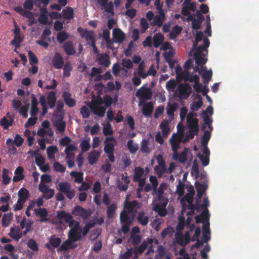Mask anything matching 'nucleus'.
<instances>
[{
  "label": "nucleus",
  "mask_w": 259,
  "mask_h": 259,
  "mask_svg": "<svg viewBox=\"0 0 259 259\" xmlns=\"http://www.w3.org/2000/svg\"><path fill=\"white\" fill-rule=\"evenodd\" d=\"M57 189L60 193H57L56 198L58 201H63L65 200V197L63 194L66 195V197L71 200L75 196L76 191L72 188L70 183L68 182H60Z\"/></svg>",
  "instance_id": "f257e3e1"
},
{
  "label": "nucleus",
  "mask_w": 259,
  "mask_h": 259,
  "mask_svg": "<svg viewBox=\"0 0 259 259\" xmlns=\"http://www.w3.org/2000/svg\"><path fill=\"white\" fill-rule=\"evenodd\" d=\"M56 222L59 224H62L64 222L69 224L70 228H72L75 225L76 227L79 226V223L73 220V216L69 213H67L64 210L58 211L56 217Z\"/></svg>",
  "instance_id": "f03ea898"
},
{
  "label": "nucleus",
  "mask_w": 259,
  "mask_h": 259,
  "mask_svg": "<svg viewBox=\"0 0 259 259\" xmlns=\"http://www.w3.org/2000/svg\"><path fill=\"white\" fill-rule=\"evenodd\" d=\"M192 91V88L189 84L181 83L178 85L176 94L180 100H186L190 96Z\"/></svg>",
  "instance_id": "7ed1b4c3"
},
{
  "label": "nucleus",
  "mask_w": 259,
  "mask_h": 259,
  "mask_svg": "<svg viewBox=\"0 0 259 259\" xmlns=\"http://www.w3.org/2000/svg\"><path fill=\"white\" fill-rule=\"evenodd\" d=\"M136 95L140 98V102L143 103L150 100L153 93L151 89L142 86L137 91Z\"/></svg>",
  "instance_id": "20e7f679"
},
{
  "label": "nucleus",
  "mask_w": 259,
  "mask_h": 259,
  "mask_svg": "<svg viewBox=\"0 0 259 259\" xmlns=\"http://www.w3.org/2000/svg\"><path fill=\"white\" fill-rule=\"evenodd\" d=\"M77 30L80 34L81 37L84 38L89 45L96 41L95 33L93 30H87L81 27H78Z\"/></svg>",
  "instance_id": "39448f33"
},
{
  "label": "nucleus",
  "mask_w": 259,
  "mask_h": 259,
  "mask_svg": "<svg viewBox=\"0 0 259 259\" xmlns=\"http://www.w3.org/2000/svg\"><path fill=\"white\" fill-rule=\"evenodd\" d=\"M48 240V242L45 246L51 252H54L55 248L59 247L62 242L61 239L56 237L55 235L51 236Z\"/></svg>",
  "instance_id": "423d86ee"
},
{
  "label": "nucleus",
  "mask_w": 259,
  "mask_h": 259,
  "mask_svg": "<svg viewBox=\"0 0 259 259\" xmlns=\"http://www.w3.org/2000/svg\"><path fill=\"white\" fill-rule=\"evenodd\" d=\"M72 214L75 216L80 217L83 219H86L91 215L90 211L79 205L75 206L72 211Z\"/></svg>",
  "instance_id": "0eeeda50"
},
{
  "label": "nucleus",
  "mask_w": 259,
  "mask_h": 259,
  "mask_svg": "<svg viewBox=\"0 0 259 259\" xmlns=\"http://www.w3.org/2000/svg\"><path fill=\"white\" fill-rule=\"evenodd\" d=\"M79 227L80 226L76 227L75 225L69 231L68 238L70 239V242H74L81 239V233L77 231V230L79 229Z\"/></svg>",
  "instance_id": "6e6552de"
},
{
  "label": "nucleus",
  "mask_w": 259,
  "mask_h": 259,
  "mask_svg": "<svg viewBox=\"0 0 259 259\" xmlns=\"http://www.w3.org/2000/svg\"><path fill=\"white\" fill-rule=\"evenodd\" d=\"M33 224V222L31 220H27L25 217L23 218L22 220L20 222V229H23L25 228V230L22 232L24 235H26L32 231Z\"/></svg>",
  "instance_id": "1a4fd4ad"
},
{
  "label": "nucleus",
  "mask_w": 259,
  "mask_h": 259,
  "mask_svg": "<svg viewBox=\"0 0 259 259\" xmlns=\"http://www.w3.org/2000/svg\"><path fill=\"white\" fill-rule=\"evenodd\" d=\"M47 105L50 109H53L55 107L57 97L56 93L54 91H51L48 93L46 97Z\"/></svg>",
  "instance_id": "9d476101"
},
{
  "label": "nucleus",
  "mask_w": 259,
  "mask_h": 259,
  "mask_svg": "<svg viewBox=\"0 0 259 259\" xmlns=\"http://www.w3.org/2000/svg\"><path fill=\"white\" fill-rule=\"evenodd\" d=\"M108 0H97L98 4L104 8L105 11L112 15L114 14L113 3L112 2H108Z\"/></svg>",
  "instance_id": "9b49d317"
},
{
  "label": "nucleus",
  "mask_w": 259,
  "mask_h": 259,
  "mask_svg": "<svg viewBox=\"0 0 259 259\" xmlns=\"http://www.w3.org/2000/svg\"><path fill=\"white\" fill-rule=\"evenodd\" d=\"M9 235L14 240L18 241L24 235L18 226H14L11 228Z\"/></svg>",
  "instance_id": "f8f14e48"
},
{
  "label": "nucleus",
  "mask_w": 259,
  "mask_h": 259,
  "mask_svg": "<svg viewBox=\"0 0 259 259\" xmlns=\"http://www.w3.org/2000/svg\"><path fill=\"white\" fill-rule=\"evenodd\" d=\"M56 117L57 120L54 122V125L56 127L59 133H63L66 127V123L63 121V116L61 115H57Z\"/></svg>",
  "instance_id": "ddd939ff"
},
{
  "label": "nucleus",
  "mask_w": 259,
  "mask_h": 259,
  "mask_svg": "<svg viewBox=\"0 0 259 259\" xmlns=\"http://www.w3.org/2000/svg\"><path fill=\"white\" fill-rule=\"evenodd\" d=\"M113 37L115 42L121 43L124 40L125 35L120 28H114L113 30Z\"/></svg>",
  "instance_id": "4468645a"
},
{
  "label": "nucleus",
  "mask_w": 259,
  "mask_h": 259,
  "mask_svg": "<svg viewBox=\"0 0 259 259\" xmlns=\"http://www.w3.org/2000/svg\"><path fill=\"white\" fill-rule=\"evenodd\" d=\"M64 51L67 55H73L76 53L73 42L70 40L65 42L63 45Z\"/></svg>",
  "instance_id": "2eb2a0df"
},
{
  "label": "nucleus",
  "mask_w": 259,
  "mask_h": 259,
  "mask_svg": "<svg viewBox=\"0 0 259 259\" xmlns=\"http://www.w3.org/2000/svg\"><path fill=\"white\" fill-rule=\"evenodd\" d=\"M97 62L99 64L106 68L109 67L111 64L109 56L107 54H100Z\"/></svg>",
  "instance_id": "dca6fc26"
},
{
  "label": "nucleus",
  "mask_w": 259,
  "mask_h": 259,
  "mask_svg": "<svg viewBox=\"0 0 259 259\" xmlns=\"http://www.w3.org/2000/svg\"><path fill=\"white\" fill-rule=\"evenodd\" d=\"M53 65L56 69H61L64 66V60L62 57L59 54L56 53L53 58Z\"/></svg>",
  "instance_id": "f3484780"
},
{
  "label": "nucleus",
  "mask_w": 259,
  "mask_h": 259,
  "mask_svg": "<svg viewBox=\"0 0 259 259\" xmlns=\"http://www.w3.org/2000/svg\"><path fill=\"white\" fill-rule=\"evenodd\" d=\"M65 104L69 107H73L76 104L75 100L71 98V94L67 91L63 92L62 95Z\"/></svg>",
  "instance_id": "a211bd4d"
},
{
  "label": "nucleus",
  "mask_w": 259,
  "mask_h": 259,
  "mask_svg": "<svg viewBox=\"0 0 259 259\" xmlns=\"http://www.w3.org/2000/svg\"><path fill=\"white\" fill-rule=\"evenodd\" d=\"M198 119L196 118L187 120L190 132H193L196 135L198 134L199 130L198 127Z\"/></svg>",
  "instance_id": "6ab92c4d"
},
{
  "label": "nucleus",
  "mask_w": 259,
  "mask_h": 259,
  "mask_svg": "<svg viewBox=\"0 0 259 259\" xmlns=\"http://www.w3.org/2000/svg\"><path fill=\"white\" fill-rule=\"evenodd\" d=\"M181 139L178 137L175 133L172 134L169 140V144L171 145V149H179L180 146Z\"/></svg>",
  "instance_id": "aec40b11"
},
{
  "label": "nucleus",
  "mask_w": 259,
  "mask_h": 259,
  "mask_svg": "<svg viewBox=\"0 0 259 259\" xmlns=\"http://www.w3.org/2000/svg\"><path fill=\"white\" fill-rule=\"evenodd\" d=\"M206 213V215L205 217L206 219V223L203 221L202 223H203V226L202 227L203 230V233L202 234H210V230L209 228V211L208 209H205L203 212H202V217L203 218L205 217V213Z\"/></svg>",
  "instance_id": "412c9836"
},
{
  "label": "nucleus",
  "mask_w": 259,
  "mask_h": 259,
  "mask_svg": "<svg viewBox=\"0 0 259 259\" xmlns=\"http://www.w3.org/2000/svg\"><path fill=\"white\" fill-rule=\"evenodd\" d=\"M184 74V75H183V79L185 82L189 81L190 82L195 83L200 80L199 76L198 75H193V74H191L188 70H185V73Z\"/></svg>",
  "instance_id": "4be33fe9"
},
{
  "label": "nucleus",
  "mask_w": 259,
  "mask_h": 259,
  "mask_svg": "<svg viewBox=\"0 0 259 259\" xmlns=\"http://www.w3.org/2000/svg\"><path fill=\"white\" fill-rule=\"evenodd\" d=\"M143 103L144 105L143 107L142 113L145 116H149L152 114L153 111L154 104L152 102Z\"/></svg>",
  "instance_id": "5701e85b"
},
{
  "label": "nucleus",
  "mask_w": 259,
  "mask_h": 259,
  "mask_svg": "<svg viewBox=\"0 0 259 259\" xmlns=\"http://www.w3.org/2000/svg\"><path fill=\"white\" fill-rule=\"evenodd\" d=\"M178 108V104L176 102L173 103H168L167 105L166 109L167 115L172 119L174 116V112Z\"/></svg>",
  "instance_id": "b1692460"
},
{
  "label": "nucleus",
  "mask_w": 259,
  "mask_h": 259,
  "mask_svg": "<svg viewBox=\"0 0 259 259\" xmlns=\"http://www.w3.org/2000/svg\"><path fill=\"white\" fill-rule=\"evenodd\" d=\"M90 108L95 114L97 115L99 117H102L104 116L106 111L105 107L91 105Z\"/></svg>",
  "instance_id": "393cba45"
},
{
  "label": "nucleus",
  "mask_w": 259,
  "mask_h": 259,
  "mask_svg": "<svg viewBox=\"0 0 259 259\" xmlns=\"http://www.w3.org/2000/svg\"><path fill=\"white\" fill-rule=\"evenodd\" d=\"M101 152L95 150H93L89 155L88 159L90 164L93 165L97 162Z\"/></svg>",
  "instance_id": "a878e982"
},
{
  "label": "nucleus",
  "mask_w": 259,
  "mask_h": 259,
  "mask_svg": "<svg viewBox=\"0 0 259 259\" xmlns=\"http://www.w3.org/2000/svg\"><path fill=\"white\" fill-rule=\"evenodd\" d=\"M34 211L36 215H38L41 218V222H47L48 221L47 218L48 215V212L46 208H35L34 209Z\"/></svg>",
  "instance_id": "bb28decb"
},
{
  "label": "nucleus",
  "mask_w": 259,
  "mask_h": 259,
  "mask_svg": "<svg viewBox=\"0 0 259 259\" xmlns=\"http://www.w3.org/2000/svg\"><path fill=\"white\" fill-rule=\"evenodd\" d=\"M120 220L121 223H125L131 225L132 222V219L129 214V213L125 210H123L120 214Z\"/></svg>",
  "instance_id": "cd10ccee"
},
{
  "label": "nucleus",
  "mask_w": 259,
  "mask_h": 259,
  "mask_svg": "<svg viewBox=\"0 0 259 259\" xmlns=\"http://www.w3.org/2000/svg\"><path fill=\"white\" fill-rule=\"evenodd\" d=\"M13 219V213L8 212L4 214L2 218V225L4 227H8Z\"/></svg>",
  "instance_id": "c85d7f7f"
},
{
  "label": "nucleus",
  "mask_w": 259,
  "mask_h": 259,
  "mask_svg": "<svg viewBox=\"0 0 259 259\" xmlns=\"http://www.w3.org/2000/svg\"><path fill=\"white\" fill-rule=\"evenodd\" d=\"M138 223L142 226H146L149 222V218L144 211H140L137 217Z\"/></svg>",
  "instance_id": "c756f323"
},
{
  "label": "nucleus",
  "mask_w": 259,
  "mask_h": 259,
  "mask_svg": "<svg viewBox=\"0 0 259 259\" xmlns=\"http://www.w3.org/2000/svg\"><path fill=\"white\" fill-rule=\"evenodd\" d=\"M159 126L162 130L163 136L165 138L167 137L170 133L168 121L166 120H163L160 124Z\"/></svg>",
  "instance_id": "7c9ffc66"
},
{
  "label": "nucleus",
  "mask_w": 259,
  "mask_h": 259,
  "mask_svg": "<svg viewBox=\"0 0 259 259\" xmlns=\"http://www.w3.org/2000/svg\"><path fill=\"white\" fill-rule=\"evenodd\" d=\"M62 13L65 19L71 20L74 17L73 10L71 7H67L65 9L63 10Z\"/></svg>",
  "instance_id": "2f4dec72"
},
{
  "label": "nucleus",
  "mask_w": 259,
  "mask_h": 259,
  "mask_svg": "<svg viewBox=\"0 0 259 259\" xmlns=\"http://www.w3.org/2000/svg\"><path fill=\"white\" fill-rule=\"evenodd\" d=\"M164 40V35L160 33H156L153 37V45L155 48H158Z\"/></svg>",
  "instance_id": "473e14b6"
},
{
  "label": "nucleus",
  "mask_w": 259,
  "mask_h": 259,
  "mask_svg": "<svg viewBox=\"0 0 259 259\" xmlns=\"http://www.w3.org/2000/svg\"><path fill=\"white\" fill-rule=\"evenodd\" d=\"M40 104L42 107L41 115L44 116L48 112L49 106L47 105L46 96L44 95H41L39 98Z\"/></svg>",
  "instance_id": "72a5a7b5"
},
{
  "label": "nucleus",
  "mask_w": 259,
  "mask_h": 259,
  "mask_svg": "<svg viewBox=\"0 0 259 259\" xmlns=\"http://www.w3.org/2000/svg\"><path fill=\"white\" fill-rule=\"evenodd\" d=\"M176 242L182 247H185L188 243L184 238V235L181 232H177L175 234Z\"/></svg>",
  "instance_id": "f704fd0d"
},
{
  "label": "nucleus",
  "mask_w": 259,
  "mask_h": 259,
  "mask_svg": "<svg viewBox=\"0 0 259 259\" xmlns=\"http://www.w3.org/2000/svg\"><path fill=\"white\" fill-rule=\"evenodd\" d=\"M48 11L46 9L41 10V13L38 18V22L43 25H46L48 21V17L47 16Z\"/></svg>",
  "instance_id": "c9c22d12"
},
{
  "label": "nucleus",
  "mask_w": 259,
  "mask_h": 259,
  "mask_svg": "<svg viewBox=\"0 0 259 259\" xmlns=\"http://www.w3.org/2000/svg\"><path fill=\"white\" fill-rule=\"evenodd\" d=\"M203 54H199L198 53L194 54V58L195 60V63L198 66H202L204 65L207 62V59L203 57Z\"/></svg>",
  "instance_id": "e433bc0d"
},
{
  "label": "nucleus",
  "mask_w": 259,
  "mask_h": 259,
  "mask_svg": "<svg viewBox=\"0 0 259 259\" xmlns=\"http://www.w3.org/2000/svg\"><path fill=\"white\" fill-rule=\"evenodd\" d=\"M29 192L27 189L22 188L19 190L18 192V197L19 199L25 202L29 197Z\"/></svg>",
  "instance_id": "4c0bfd02"
},
{
  "label": "nucleus",
  "mask_w": 259,
  "mask_h": 259,
  "mask_svg": "<svg viewBox=\"0 0 259 259\" xmlns=\"http://www.w3.org/2000/svg\"><path fill=\"white\" fill-rule=\"evenodd\" d=\"M127 147L132 154H135L138 150L139 146L133 140H129L127 143Z\"/></svg>",
  "instance_id": "58836bf2"
},
{
  "label": "nucleus",
  "mask_w": 259,
  "mask_h": 259,
  "mask_svg": "<svg viewBox=\"0 0 259 259\" xmlns=\"http://www.w3.org/2000/svg\"><path fill=\"white\" fill-rule=\"evenodd\" d=\"M70 175L75 178L74 182L76 183H81L83 180V174L82 172H76L72 171L70 173Z\"/></svg>",
  "instance_id": "ea45409f"
},
{
  "label": "nucleus",
  "mask_w": 259,
  "mask_h": 259,
  "mask_svg": "<svg viewBox=\"0 0 259 259\" xmlns=\"http://www.w3.org/2000/svg\"><path fill=\"white\" fill-rule=\"evenodd\" d=\"M196 97L198 99V101L196 102H193V103L191 105V108L193 111H197L202 107L203 105V101L201 96L200 95L197 94Z\"/></svg>",
  "instance_id": "a19ab883"
},
{
  "label": "nucleus",
  "mask_w": 259,
  "mask_h": 259,
  "mask_svg": "<svg viewBox=\"0 0 259 259\" xmlns=\"http://www.w3.org/2000/svg\"><path fill=\"white\" fill-rule=\"evenodd\" d=\"M58 149L56 146H49L47 149V153L49 159H54L55 154L58 151Z\"/></svg>",
  "instance_id": "79ce46f5"
},
{
  "label": "nucleus",
  "mask_w": 259,
  "mask_h": 259,
  "mask_svg": "<svg viewBox=\"0 0 259 259\" xmlns=\"http://www.w3.org/2000/svg\"><path fill=\"white\" fill-rule=\"evenodd\" d=\"M149 141L148 139H143L141 142L140 151L143 153H149L150 150L148 147Z\"/></svg>",
  "instance_id": "37998d69"
},
{
  "label": "nucleus",
  "mask_w": 259,
  "mask_h": 259,
  "mask_svg": "<svg viewBox=\"0 0 259 259\" xmlns=\"http://www.w3.org/2000/svg\"><path fill=\"white\" fill-rule=\"evenodd\" d=\"M196 191H200L205 192L208 188V181H204L203 183L195 182Z\"/></svg>",
  "instance_id": "c03bdc74"
},
{
  "label": "nucleus",
  "mask_w": 259,
  "mask_h": 259,
  "mask_svg": "<svg viewBox=\"0 0 259 259\" xmlns=\"http://www.w3.org/2000/svg\"><path fill=\"white\" fill-rule=\"evenodd\" d=\"M196 210L198 212H200L201 211V208H206V209H207V208L209 205V202L207 197H205L203 199L202 204H200L199 201H198V200H197L196 201Z\"/></svg>",
  "instance_id": "a18cd8bd"
},
{
  "label": "nucleus",
  "mask_w": 259,
  "mask_h": 259,
  "mask_svg": "<svg viewBox=\"0 0 259 259\" xmlns=\"http://www.w3.org/2000/svg\"><path fill=\"white\" fill-rule=\"evenodd\" d=\"M148 246V242L145 241H143L142 242V243L141 244V245L139 247H135V248H134L135 254L136 255H138L139 254L142 253L147 248Z\"/></svg>",
  "instance_id": "49530a36"
},
{
  "label": "nucleus",
  "mask_w": 259,
  "mask_h": 259,
  "mask_svg": "<svg viewBox=\"0 0 259 259\" xmlns=\"http://www.w3.org/2000/svg\"><path fill=\"white\" fill-rule=\"evenodd\" d=\"M187 189L188 193L186 194L185 197L187 202H190L193 200V197L195 194L194 189L192 186H190Z\"/></svg>",
  "instance_id": "de8ad7c7"
},
{
  "label": "nucleus",
  "mask_w": 259,
  "mask_h": 259,
  "mask_svg": "<svg viewBox=\"0 0 259 259\" xmlns=\"http://www.w3.org/2000/svg\"><path fill=\"white\" fill-rule=\"evenodd\" d=\"M116 208L117 205L115 203H113L108 207L107 210V216L108 218L111 219L114 217Z\"/></svg>",
  "instance_id": "09e8293b"
},
{
  "label": "nucleus",
  "mask_w": 259,
  "mask_h": 259,
  "mask_svg": "<svg viewBox=\"0 0 259 259\" xmlns=\"http://www.w3.org/2000/svg\"><path fill=\"white\" fill-rule=\"evenodd\" d=\"M211 133L209 131L205 130L204 132L203 135L202 137L201 144L202 146H207L210 139Z\"/></svg>",
  "instance_id": "8fccbe9b"
},
{
  "label": "nucleus",
  "mask_w": 259,
  "mask_h": 259,
  "mask_svg": "<svg viewBox=\"0 0 259 259\" xmlns=\"http://www.w3.org/2000/svg\"><path fill=\"white\" fill-rule=\"evenodd\" d=\"M9 171L8 169L4 168L3 170V183L5 185H7L10 183L11 178L9 176Z\"/></svg>",
  "instance_id": "3c124183"
},
{
  "label": "nucleus",
  "mask_w": 259,
  "mask_h": 259,
  "mask_svg": "<svg viewBox=\"0 0 259 259\" xmlns=\"http://www.w3.org/2000/svg\"><path fill=\"white\" fill-rule=\"evenodd\" d=\"M69 37L68 33L65 31L58 32L57 35V39L59 44H62Z\"/></svg>",
  "instance_id": "603ef678"
},
{
  "label": "nucleus",
  "mask_w": 259,
  "mask_h": 259,
  "mask_svg": "<svg viewBox=\"0 0 259 259\" xmlns=\"http://www.w3.org/2000/svg\"><path fill=\"white\" fill-rule=\"evenodd\" d=\"M202 77L203 78V81L205 85H207L211 80L212 72L211 70L208 71V72L202 73Z\"/></svg>",
  "instance_id": "864d4df0"
},
{
  "label": "nucleus",
  "mask_w": 259,
  "mask_h": 259,
  "mask_svg": "<svg viewBox=\"0 0 259 259\" xmlns=\"http://www.w3.org/2000/svg\"><path fill=\"white\" fill-rule=\"evenodd\" d=\"M13 119L8 120L6 117H3L0 121V125L3 126L5 130L8 129L13 124Z\"/></svg>",
  "instance_id": "5fc2aeb1"
},
{
  "label": "nucleus",
  "mask_w": 259,
  "mask_h": 259,
  "mask_svg": "<svg viewBox=\"0 0 259 259\" xmlns=\"http://www.w3.org/2000/svg\"><path fill=\"white\" fill-rule=\"evenodd\" d=\"M141 204L139 203L136 200H134L128 203L126 208L130 211H132L135 208H138L140 207Z\"/></svg>",
  "instance_id": "6e6d98bb"
},
{
  "label": "nucleus",
  "mask_w": 259,
  "mask_h": 259,
  "mask_svg": "<svg viewBox=\"0 0 259 259\" xmlns=\"http://www.w3.org/2000/svg\"><path fill=\"white\" fill-rule=\"evenodd\" d=\"M157 200L159 202V204H158L159 205L162 206V207H166L168 203V200L164 195H157Z\"/></svg>",
  "instance_id": "4d7b16f0"
},
{
  "label": "nucleus",
  "mask_w": 259,
  "mask_h": 259,
  "mask_svg": "<svg viewBox=\"0 0 259 259\" xmlns=\"http://www.w3.org/2000/svg\"><path fill=\"white\" fill-rule=\"evenodd\" d=\"M27 246L33 251H37L38 250V245L34 239H31L28 241Z\"/></svg>",
  "instance_id": "13d9d810"
},
{
  "label": "nucleus",
  "mask_w": 259,
  "mask_h": 259,
  "mask_svg": "<svg viewBox=\"0 0 259 259\" xmlns=\"http://www.w3.org/2000/svg\"><path fill=\"white\" fill-rule=\"evenodd\" d=\"M188 149L185 148L184 150L181 152V154H179V157L178 160L182 163H186L187 160V153H188Z\"/></svg>",
  "instance_id": "bf43d9fd"
},
{
  "label": "nucleus",
  "mask_w": 259,
  "mask_h": 259,
  "mask_svg": "<svg viewBox=\"0 0 259 259\" xmlns=\"http://www.w3.org/2000/svg\"><path fill=\"white\" fill-rule=\"evenodd\" d=\"M63 75L65 76L69 77L70 76V71L72 70L70 63L68 62L63 66Z\"/></svg>",
  "instance_id": "052dcab7"
},
{
  "label": "nucleus",
  "mask_w": 259,
  "mask_h": 259,
  "mask_svg": "<svg viewBox=\"0 0 259 259\" xmlns=\"http://www.w3.org/2000/svg\"><path fill=\"white\" fill-rule=\"evenodd\" d=\"M154 210L157 211L160 217H164L167 213L165 207H162V206H160L159 204H156L155 205Z\"/></svg>",
  "instance_id": "680f3d73"
},
{
  "label": "nucleus",
  "mask_w": 259,
  "mask_h": 259,
  "mask_svg": "<svg viewBox=\"0 0 259 259\" xmlns=\"http://www.w3.org/2000/svg\"><path fill=\"white\" fill-rule=\"evenodd\" d=\"M104 151L106 153L114 152L115 144L113 143H104Z\"/></svg>",
  "instance_id": "e2e57ef3"
},
{
  "label": "nucleus",
  "mask_w": 259,
  "mask_h": 259,
  "mask_svg": "<svg viewBox=\"0 0 259 259\" xmlns=\"http://www.w3.org/2000/svg\"><path fill=\"white\" fill-rule=\"evenodd\" d=\"M132 243L134 245H138L142 239V236L140 235L133 234L131 235Z\"/></svg>",
  "instance_id": "0e129e2a"
},
{
  "label": "nucleus",
  "mask_w": 259,
  "mask_h": 259,
  "mask_svg": "<svg viewBox=\"0 0 259 259\" xmlns=\"http://www.w3.org/2000/svg\"><path fill=\"white\" fill-rule=\"evenodd\" d=\"M80 147L81 148V150L83 152L88 151L91 147V145L89 143V141L87 140H83L80 143Z\"/></svg>",
  "instance_id": "69168bd1"
},
{
  "label": "nucleus",
  "mask_w": 259,
  "mask_h": 259,
  "mask_svg": "<svg viewBox=\"0 0 259 259\" xmlns=\"http://www.w3.org/2000/svg\"><path fill=\"white\" fill-rule=\"evenodd\" d=\"M121 64L122 66L127 69H132L134 66L133 62L128 59H123Z\"/></svg>",
  "instance_id": "338daca9"
},
{
  "label": "nucleus",
  "mask_w": 259,
  "mask_h": 259,
  "mask_svg": "<svg viewBox=\"0 0 259 259\" xmlns=\"http://www.w3.org/2000/svg\"><path fill=\"white\" fill-rule=\"evenodd\" d=\"M80 112L83 118H88L90 115V111L85 106H83L80 108Z\"/></svg>",
  "instance_id": "774afa93"
}]
</instances>
